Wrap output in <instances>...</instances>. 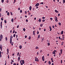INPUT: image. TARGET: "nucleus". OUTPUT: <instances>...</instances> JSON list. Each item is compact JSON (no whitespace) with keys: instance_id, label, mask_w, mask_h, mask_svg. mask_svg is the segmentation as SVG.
Masks as SVG:
<instances>
[{"instance_id":"obj_1","label":"nucleus","mask_w":65,"mask_h":65,"mask_svg":"<svg viewBox=\"0 0 65 65\" xmlns=\"http://www.w3.org/2000/svg\"><path fill=\"white\" fill-rule=\"evenodd\" d=\"M12 36H10V44H11V45L12 46L13 45V42H12Z\"/></svg>"},{"instance_id":"obj_2","label":"nucleus","mask_w":65,"mask_h":65,"mask_svg":"<svg viewBox=\"0 0 65 65\" xmlns=\"http://www.w3.org/2000/svg\"><path fill=\"white\" fill-rule=\"evenodd\" d=\"M35 61H37V62H38L39 61V60H38V58H37V57H35Z\"/></svg>"},{"instance_id":"obj_3","label":"nucleus","mask_w":65,"mask_h":65,"mask_svg":"<svg viewBox=\"0 0 65 65\" xmlns=\"http://www.w3.org/2000/svg\"><path fill=\"white\" fill-rule=\"evenodd\" d=\"M44 56H43L42 58V60L43 61H44Z\"/></svg>"},{"instance_id":"obj_4","label":"nucleus","mask_w":65,"mask_h":65,"mask_svg":"<svg viewBox=\"0 0 65 65\" xmlns=\"http://www.w3.org/2000/svg\"><path fill=\"white\" fill-rule=\"evenodd\" d=\"M39 3H37L36 5L35 6L36 7H37V6H39Z\"/></svg>"},{"instance_id":"obj_5","label":"nucleus","mask_w":65,"mask_h":65,"mask_svg":"<svg viewBox=\"0 0 65 65\" xmlns=\"http://www.w3.org/2000/svg\"><path fill=\"white\" fill-rule=\"evenodd\" d=\"M0 38L1 39H2V38H3V36L2 35H1L0 36Z\"/></svg>"},{"instance_id":"obj_6","label":"nucleus","mask_w":65,"mask_h":65,"mask_svg":"<svg viewBox=\"0 0 65 65\" xmlns=\"http://www.w3.org/2000/svg\"><path fill=\"white\" fill-rule=\"evenodd\" d=\"M29 8L30 10H31V9H32V7L31 6H30Z\"/></svg>"},{"instance_id":"obj_7","label":"nucleus","mask_w":65,"mask_h":65,"mask_svg":"<svg viewBox=\"0 0 65 65\" xmlns=\"http://www.w3.org/2000/svg\"><path fill=\"white\" fill-rule=\"evenodd\" d=\"M60 51L61 52V54H62V51H63V50L62 49H61L60 50Z\"/></svg>"},{"instance_id":"obj_8","label":"nucleus","mask_w":65,"mask_h":65,"mask_svg":"<svg viewBox=\"0 0 65 65\" xmlns=\"http://www.w3.org/2000/svg\"><path fill=\"white\" fill-rule=\"evenodd\" d=\"M48 63L49 65H50V64H51V62L50 61H49L48 62Z\"/></svg>"},{"instance_id":"obj_9","label":"nucleus","mask_w":65,"mask_h":65,"mask_svg":"<svg viewBox=\"0 0 65 65\" xmlns=\"http://www.w3.org/2000/svg\"><path fill=\"white\" fill-rule=\"evenodd\" d=\"M7 53H9V49L7 48Z\"/></svg>"},{"instance_id":"obj_10","label":"nucleus","mask_w":65,"mask_h":65,"mask_svg":"<svg viewBox=\"0 0 65 65\" xmlns=\"http://www.w3.org/2000/svg\"><path fill=\"white\" fill-rule=\"evenodd\" d=\"M55 11L56 13H57L58 12H59V11H57V10H55Z\"/></svg>"},{"instance_id":"obj_11","label":"nucleus","mask_w":65,"mask_h":65,"mask_svg":"<svg viewBox=\"0 0 65 65\" xmlns=\"http://www.w3.org/2000/svg\"><path fill=\"white\" fill-rule=\"evenodd\" d=\"M63 31H62L61 32V34L62 35L63 34Z\"/></svg>"},{"instance_id":"obj_12","label":"nucleus","mask_w":65,"mask_h":65,"mask_svg":"<svg viewBox=\"0 0 65 65\" xmlns=\"http://www.w3.org/2000/svg\"><path fill=\"white\" fill-rule=\"evenodd\" d=\"M22 45H20L19 46V48H20V49H21V48H22Z\"/></svg>"},{"instance_id":"obj_13","label":"nucleus","mask_w":65,"mask_h":65,"mask_svg":"<svg viewBox=\"0 0 65 65\" xmlns=\"http://www.w3.org/2000/svg\"><path fill=\"white\" fill-rule=\"evenodd\" d=\"M22 62L23 64H24V63H25V62H24V60H22Z\"/></svg>"},{"instance_id":"obj_14","label":"nucleus","mask_w":65,"mask_h":65,"mask_svg":"<svg viewBox=\"0 0 65 65\" xmlns=\"http://www.w3.org/2000/svg\"><path fill=\"white\" fill-rule=\"evenodd\" d=\"M58 24L59 26H61V23L60 22L58 23Z\"/></svg>"},{"instance_id":"obj_15","label":"nucleus","mask_w":65,"mask_h":65,"mask_svg":"<svg viewBox=\"0 0 65 65\" xmlns=\"http://www.w3.org/2000/svg\"><path fill=\"white\" fill-rule=\"evenodd\" d=\"M49 28H50V31H52V28H51V27H50Z\"/></svg>"},{"instance_id":"obj_16","label":"nucleus","mask_w":65,"mask_h":65,"mask_svg":"<svg viewBox=\"0 0 65 65\" xmlns=\"http://www.w3.org/2000/svg\"><path fill=\"white\" fill-rule=\"evenodd\" d=\"M58 19V18L57 17H55V20H57Z\"/></svg>"},{"instance_id":"obj_17","label":"nucleus","mask_w":65,"mask_h":65,"mask_svg":"<svg viewBox=\"0 0 65 65\" xmlns=\"http://www.w3.org/2000/svg\"><path fill=\"white\" fill-rule=\"evenodd\" d=\"M52 54H55L56 53H55V51H54L53 52Z\"/></svg>"},{"instance_id":"obj_18","label":"nucleus","mask_w":65,"mask_h":65,"mask_svg":"<svg viewBox=\"0 0 65 65\" xmlns=\"http://www.w3.org/2000/svg\"><path fill=\"white\" fill-rule=\"evenodd\" d=\"M31 36H29L28 38V39H29V40H30V39H31Z\"/></svg>"},{"instance_id":"obj_19","label":"nucleus","mask_w":65,"mask_h":65,"mask_svg":"<svg viewBox=\"0 0 65 65\" xmlns=\"http://www.w3.org/2000/svg\"><path fill=\"white\" fill-rule=\"evenodd\" d=\"M39 22H41V19H39Z\"/></svg>"},{"instance_id":"obj_20","label":"nucleus","mask_w":65,"mask_h":65,"mask_svg":"<svg viewBox=\"0 0 65 65\" xmlns=\"http://www.w3.org/2000/svg\"><path fill=\"white\" fill-rule=\"evenodd\" d=\"M42 25H43V24H40V26L41 27H42Z\"/></svg>"},{"instance_id":"obj_21","label":"nucleus","mask_w":65,"mask_h":65,"mask_svg":"<svg viewBox=\"0 0 65 65\" xmlns=\"http://www.w3.org/2000/svg\"><path fill=\"white\" fill-rule=\"evenodd\" d=\"M63 3H65V0H63Z\"/></svg>"},{"instance_id":"obj_22","label":"nucleus","mask_w":65,"mask_h":65,"mask_svg":"<svg viewBox=\"0 0 65 65\" xmlns=\"http://www.w3.org/2000/svg\"><path fill=\"white\" fill-rule=\"evenodd\" d=\"M11 21L12 22H13V19H12L11 20Z\"/></svg>"},{"instance_id":"obj_23","label":"nucleus","mask_w":65,"mask_h":65,"mask_svg":"<svg viewBox=\"0 0 65 65\" xmlns=\"http://www.w3.org/2000/svg\"><path fill=\"white\" fill-rule=\"evenodd\" d=\"M5 39L6 41H7V38L6 37L5 38Z\"/></svg>"},{"instance_id":"obj_24","label":"nucleus","mask_w":65,"mask_h":65,"mask_svg":"<svg viewBox=\"0 0 65 65\" xmlns=\"http://www.w3.org/2000/svg\"><path fill=\"white\" fill-rule=\"evenodd\" d=\"M7 15H9V12H8L7 13Z\"/></svg>"},{"instance_id":"obj_25","label":"nucleus","mask_w":65,"mask_h":65,"mask_svg":"<svg viewBox=\"0 0 65 65\" xmlns=\"http://www.w3.org/2000/svg\"><path fill=\"white\" fill-rule=\"evenodd\" d=\"M15 32V30L14 29L13 30V33H14Z\"/></svg>"},{"instance_id":"obj_26","label":"nucleus","mask_w":65,"mask_h":65,"mask_svg":"<svg viewBox=\"0 0 65 65\" xmlns=\"http://www.w3.org/2000/svg\"><path fill=\"white\" fill-rule=\"evenodd\" d=\"M38 38H40V35H39L38 36Z\"/></svg>"},{"instance_id":"obj_27","label":"nucleus","mask_w":65,"mask_h":65,"mask_svg":"<svg viewBox=\"0 0 65 65\" xmlns=\"http://www.w3.org/2000/svg\"><path fill=\"white\" fill-rule=\"evenodd\" d=\"M20 12L21 13H22V10H20Z\"/></svg>"},{"instance_id":"obj_28","label":"nucleus","mask_w":65,"mask_h":65,"mask_svg":"<svg viewBox=\"0 0 65 65\" xmlns=\"http://www.w3.org/2000/svg\"><path fill=\"white\" fill-rule=\"evenodd\" d=\"M63 43H64V42H62L61 44V45H63Z\"/></svg>"},{"instance_id":"obj_29","label":"nucleus","mask_w":65,"mask_h":65,"mask_svg":"<svg viewBox=\"0 0 65 65\" xmlns=\"http://www.w3.org/2000/svg\"><path fill=\"white\" fill-rule=\"evenodd\" d=\"M23 30L24 31H26V29H25V28H24L23 29Z\"/></svg>"},{"instance_id":"obj_30","label":"nucleus","mask_w":65,"mask_h":65,"mask_svg":"<svg viewBox=\"0 0 65 65\" xmlns=\"http://www.w3.org/2000/svg\"><path fill=\"white\" fill-rule=\"evenodd\" d=\"M10 13H11V15H13V14H12V12H11Z\"/></svg>"},{"instance_id":"obj_31","label":"nucleus","mask_w":65,"mask_h":65,"mask_svg":"<svg viewBox=\"0 0 65 65\" xmlns=\"http://www.w3.org/2000/svg\"><path fill=\"white\" fill-rule=\"evenodd\" d=\"M1 29H2V24H1Z\"/></svg>"},{"instance_id":"obj_32","label":"nucleus","mask_w":65,"mask_h":65,"mask_svg":"<svg viewBox=\"0 0 65 65\" xmlns=\"http://www.w3.org/2000/svg\"><path fill=\"white\" fill-rule=\"evenodd\" d=\"M33 35H35V32H33Z\"/></svg>"},{"instance_id":"obj_33","label":"nucleus","mask_w":65,"mask_h":65,"mask_svg":"<svg viewBox=\"0 0 65 65\" xmlns=\"http://www.w3.org/2000/svg\"><path fill=\"white\" fill-rule=\"evenodd\" d=\"M47 44H48V46H49L50 45V44L48 43H47Z\"/></svg>"},{"instance_id":"obj_34","label":"nucleus","mask_w":65,"mask_h":65,"mask_svg":"<svg viewBox=\"0 0 65 65\" xmlns=\"http://www.w3.org/2000/svg\"><path fill=\"white\" fill-rule=\"evenodd\" d=\"M2 3H3V2H4V0H2Z\"/></svg>"},{"instance_id":"obj_35","label":"nucleus","mask_w":65,"mask_h":65,"mask_svg":"<svg viewBox=\"0 0 65 65\" xmlns=\"http://www.w3.org/2000/svg\"><path fill=\"white\" fill-rule=\"evenodd\" d=\"M15 34H14V35H13V37H15Z\"/></svg>"},{"instance_id":"obj_36","label":"nucleus","mask_w":65,"mask_h":65,"mask_svg":"<svg viewBox=\"0 0 65 65\" xmlns=\"http://www.w3.org/2000/svg\"><path fill=\"white\" fill-rule=\"evenodd\" d=\"M42 22H45V20H42Z\"/></svg>"},{"instance_id":"obj_37","label":"nucleus","mask_w":65,"mask_h":65,"mask_svg":"<svg viewBox=\"0 0 65 65\" xmlns=\"http://www.w3.org/2000/svg\"><path fill=\"white\" fill-rule=\"evenodd\" d=\"M36 49H38V47L37 46L36 47Z\"/></svg>"},{"instance_id":"obj_38","label":"nucleus","mask_w":65,"mask_h":65,"mask_svg":"<svg viewBox=\"0 0 65 65\" xmlns=\"http://www.w3.org/2000/svg\"><path fill=\"white\" fill-rule=\"evenodd\" d=\"M4 21L5 23H6L7 22H6V20H5Z\"/></svg>"},{"instance_id":"obj_39","label":"nucleus","mask_w":65,"mask_h":65,"mask_svg":"<svg viewBox=\"0 0 65 65\" xmlns=\"http://www.w3.org/2000/svg\"><path fill=\"white\" fill-rule=\"evenodd\" d=\"M6 1H7V3H8L9 2V1H8V0H6Z\"/></svg>"},{"instance_id":"obj_40","label":"nucleus","mask_w":65,"mask_h":65,"mask_svg":"<svg viewBox=\"0 0 65 65\" xmlns=\"http://www.w3.org/2000/svg\"><path fill=\"white\" fill-rule=\"evenodd\" d=\"M21 53H20V54L19 55V57H21Z\"/></svg>"},{"instance_id":"obj_41","label":"nucleus","mask_w":65,"mask_h":65,"mask_svg":"<svg viewBox=\"0 0 65 65\" xmlns=\"http://www.w3.org/2000/svg\"><path fill=\"white\" fill-rule=\"evenodd\" d=\"M43 52V51L42 50H41L40 51V53H42Z\"/></svg>"},{"instance_id":"obj_42","label":"nucleus","mask_w":65,"mask_h":65,"mask_svg":"<svg viewBox=\"0 0 65 65\" xmlns=\"http://www.w3.org/2000/svg\"><path fill=\"white\" fill-rule=\"evenodd\" d=\"M42 19H45V17H42Z\"/></svg>"},{"instance_id":"obj_43","label":"nucleus","mask_w":65,"mask_h":65,"mask_svg":"<svg viewBox=\"0 0 65 65\" xmlns=\"http://www.w3.org/2000/svg\"><path fill=\"white\" fill-rule=\"evenodd\" d=\"M19 52H18L17 54V56H19Z\"/></svg>"},{"instance_id":"obj_44","label":"nucleus","mask_w":65,"mask_h":65,"mask_svg":"<svg viewBox=\"0 0 65 65\" xmlns=\"http://www.w3.org/2000/svg\"><path fill=\"white\" fill-rule=\"evenodd\" d=\"M12 62L13 63H14V61L13 60H11Z\"/></svg>"},{"instance_id":"obj_45","label":"nucleus","mask_w":65,"mask_h":65,"mask_svg":"<svg viewBox=\"0 0 65 65\" xmlns=\"http://www.w3.org/2000/svg\"><path fill=\"white\" fill-rule=\"evenodd\" d=\"M55 21L57 22L58 21V20L57 19L55 20Z\"/></svg>"},{"instance_id":"obj_46","label":"nucleus","mask_w":65,"mask_h":65,"mask_svg":"<svg viewBox=\"0 0 65 65\" xmlns=\"http://www.w3.org/2000/svg\"><path fill=\"white\" fill-rule=\"evenodd\" d=\"M50 19L51 20V21H52V20H53V19L52 18H51Z\"/></svg>"},{"instance_id":"obj_47","label":"nucleus","mask_w":65,"mask_h":65,"mask_svg":"<svg viewBox=\"0 0 65 65\" xmlns=\"http://www.w3.org/2000/svg\"><path fill=\"white\" fill-rule=\"evenodd\" d=\"M26 21L27 22H28V20L27 19H26Z\"/></svg>"},{"instance_id":"obj_48","label":"nucleus","mask_w":65,"mask_h":65,"mask_svg":"<svg viewBox=\"0 0 65 65\" xmlns=\"http://www.w3.org/2000/svg\"><path fill=\"white\" fill-rule=\"evenodd\" d=\"M0 58H1L2 57V55H1V54H0Z\"/></svg>"},{"instance_id":"obj_49","label":"nucleus","mask_w":65,"mask_h":65,"mask_svg":"<svg viewBox=\"0 0 65 65\" xmlns=\"http://www.w3.org/2000/svg\"><path fill=\"white\" fill-rule=\"evenodd\" d=\"M13 65H17V64H16V63H13Z\"/></svg>"},{"instance_id":"obj_50","label":"nucleus","mask_w":65,"mask_h":65,"mask_svg":"<svg viewBox=\"0 0 65 65\" xmlns=\"http://www.w3.org/2000/svg\"><path fill=\"white\" fill-rule=\"evenodd\" d=\"M58 38L59 39H61V38H60V36L58 37Z\"/></svg>"},{"instance_id":"obj_51","label":"nucleus","mask_w":65,"mask_h":65,"mask_svg":"<svg viewBox=\"0 0 65 65\" xmlns=\"http://www.w3.org/2000/svg\"><path fill=\"white\" fill-rule=\"evenodd\" d=\"M39 54V52H37V55H38V54Z\"/></svg>"},{"instance_id":"obj_52","label":"nucleus","mask_w":65,"mask_h":65,"mask_svg":"<svg viewBox=\"0 0 65 65\" xmlns=\"http://www.w3.org/2000/svg\"><path fill=\"white\" fill-rule=\"evenodd\" d=\"M1 20L2 21H3V19L2 18H1Z\"/></svg>"},{"instance_id":"obj_53","label":"nucleus","mask_w":65,"mask_h":65,"mask_svg":"<svg viewBox=\"0 0 65 65\" xmlns=\"http://www.w3.org/2000/svg\"><path fill=\"white\" fill-rule=\"evenodd\" d=\"M25 14H26L27 13V11H25Z\"/></svg>"},{"instance_id":"obj_54","label":"nucleus","mask_w":65,"mask_h":65,"mask_svg":"<svg viewBox=\"0 0 65 65\" xmlns=\"http://www.w3.org/2000/svg\"><path fill=\"white\" fill-rule=\"evenodd\" d=\"M0 48L1 49V48H2V47H1V46H0Z\"/></svg>"},{"instance_id":"obj_55","label":"nucleus","mask_w":65,"mask_h":65,"mask_svg":"<svg viewBox=\"0 0 65 65\" xmlns=\"http://www.w3.org/2000/svg\"><path fill=\"white\" fill-rule=\"evenodd\" d=\"M60 14H58V17H59V16H60Z\"/></svg>"},{"instance_id":"obj_56","label":"nucleus","mask_w":65,"mask_h":65,"mask_svg":"<svg viewBox=\"0 0 65 65\" xmlns=\"http://www.w3.org/2000/svg\"><path fill=\"white\" fill-rule=\"evenodd\" d=\"M62 38H62V40H64V37H63Z\"/></svg>"},{"instance_id":"obj_57","label":"nucleus","mask_w":65,"mask_h":65,"mask_svg":"<svg viewBox=\"0 0 65 65\" xmlns=\"http://www.w3.org/2000/svg\"><path fill=\"white\" fill-rule=\"evenodd\" d=\"M23 63H21V65H23Z\"/></svg>"},{"instance_id":"obj_58","label":"nucleus","mask_w":65,"mask_h":65,"mask_svg":"<svg viewBox=\"0 0 65 65\" xmlns=\"http://www.w3.org/2000/svg\"><path fill=\"white\" fill-rule=\"evenodd\" d=\"M27 36H25V38H27Z\"/></svg>"},{"instance_id":"obj_59","label":"nucleus","mask_w":65,"mask_h":65,"mask_svg":"<svg viewBox=\"0 0 65 65\" xmlns=\"http://www.w3.org/2000/svg\"><path fill=\"white\" fill-rule=\"evenodd\" d=\"M51 61L52 60H53V58H51Z\"/></svg>"},{"instance_id":"obj_60","label":"nucleus","mask_w":65,"mask_h":65,"mask_svg":"<svg viewBox=\"0 0 65 65\" xmlns=\"http://www.w3.org/2000/svg\"><path fill=\"white\" fill-rule=\"evenodd\" d=\"M61 63L62 64V60H61Z\"/></svg>"},{"instance_id":"obj_61","label":"nucleus","mask_w":65,"mask_h":65,"mask_svg":"<svg viewBox=\"0 0 65 65\" xmlns=\"http://www.w3.org/2000/svg\"><path fill=\"white\" fill-rule=\"evenodd\" d=\"M8 58L9 59V55H8Z\"/></svg>"},{"instance_id":"obj_62","label":"nucleus","mask_w":65,"mask_h":65,"mask_svg":"<svg viewBox=\"0 0 65 65\" xmlns=\"http://www.w3.org/2000/svg\"><path fill=\"white\" fill-rule=\"evenodd\" d=\"M19 25H18V26H17V28H19Z\"/></svg>"},{"instance_id":"obj_63","label":"nucleus","mask_w":65,"mask_h":65,"mask_svg":"<svg viewBox=\"0 0 65 65\" xmlns=\"http://www.w3.org/2000/svg\"><path fill=\"white\" fill-rule=\"evenodd\" d=\"M16 36V38H17L18 37V35H17Z\"/></svg>"},{"instance_id":"obj_64","label":"nucleus","mask_w":65,"mask_h":65,"mask_svg":"<svg viewBox=\"0 0 65 65\" xmlns=\"http://www.w3.org/2000/svg\"><path fill=\"white\" fill-rule=\"evenodd\" d=\"M18 59H20V57H19L18 58Z\"/></svg>"}]
</instances>
